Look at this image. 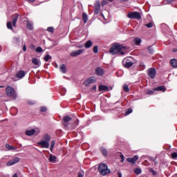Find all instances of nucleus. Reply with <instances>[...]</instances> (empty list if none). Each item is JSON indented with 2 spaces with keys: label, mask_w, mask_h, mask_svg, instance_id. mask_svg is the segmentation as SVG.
I'll return each instance as SVG.
<instances>
[{
  "label": "nucleus",
  "mask_w": 177,
  "mask_h": 177,
  "mask_svg": "<svg viewBox=\"0 0 177 177\" xmlns=\"http://www.w3.org/2000/svg\"><path fill=\"white\" fill-rule=\"evenodd\" d=\"M120 158H121V162H124V160L125 158V157L124 156V155H120Z\"/></svg>",
  "instance_id": "nucleus-52"
},
{
  "label": "nucleus",
  "mask_w": 177,
  "mask_h": 177,
  "mask_svg": "<svg viewBox=\"0 0 177 177\" xmlns=\"http://www.w3.org/2000/svg\"><path fill=\"white\" fill-rule=\"evenodd\" d=\"M47 31H48V32H54L55 28L53 27H48L47 28Z\"/></svg>",
  "instance_id": "nucleus-36"
},
{
  "label": "nucleus",
  "mask_w": 177,
  "mask_h": 177,
  "mask_svg": "<svg viewBox=\"0 0 177 177\" xmlns=\"http://www.w3.org/2000/svg\"><path fill=\"white\" fill-rule=\"evenodd\" d=\"M127 17L129 19H136V20H139L142 19V15L139 12L135 11L129 12V14L127 15Z\"/></svg>",
  "instance_id": "nucleus-6"
},
{
  "label": "nucleus",
  "mask_w": 177,
  "mask_h": 177,
  "mask_svg": "<svg viewBox=\"0 0 177 177\" xmlns=\"http://www.w3.org/2000/svg\"><path fill=\"white\" fill-rule=\"evenodd\" d=\"M71 120H72V118L69 115H66V116L64 117V118H63V120H64L63 125L65 128H68L69 126L67 123L70 122V121H71Z\"/></svg>",
  "instance_id": "nucleus-12"
},
{
  "label": "nucleus",
  "mask_w": 177,
  "mask_h": 177,
  "mask_svg": "<svg viewBox=\"0 0 177 177\" xmlns=\"http://www.w3.org/2000/svg\"><path fill=\"white\" fill-rule=\"evenodd\" d=\"M93 50L94 53H97L99 52V48L97 46H94Z\"/></svg>",
  "instance_id": "nucleus-38"
},
{
  "label": "nucleus",
  "mask_w": 177,
  "mask_h": 177,
  "mask_svg": "<svg viewBox=\"0 0 177 177\" xmlns=\"http://www.w3.org/2000/svg\"><path fill=\"white\" fill-rule=\"evenodd\" d=\"M100 150L103 156H107V149H106V148L101 147Z\"/></svg>",
  "instance_id": "nucleus-28"
},
{
  "label": "nucleus",
  "mask_w": 177,
  "mask_h": 177,
  "mask_svg": "<svg viewBox=\"0 0 177 177\" xmlns=\"http://www.w3.org/2000/svg\"><path fill=\"white\" fill-rule=\"evenodd\" d=\"M82 19L84 23H86V21H88V15H86V13L84 12L82 14Z\"/></svg>",
  "instance_id": "nucleus-26"
},
{
  "label": "nucleus",
  "mask_w": 177,
  "mask_h": 177,
  "mask_svg": "<svg viewBox=\"0 0 177 177\" xmlns=\"http://www.w3.org/2000/svg\"><path fill=\"white\" fill-rule=\"evenodd\" d=\"M27 28H28V30H34V26L32 22L30 21H27Z\"/></svg>",
  "instance_id": "nucleus-24"
},
{
  "label": "nucleus",
  "mask_w": 177,
  "mask_h": 177,
  "mask_svg": "<svg viewBox=\"0 0 177 177\" xmlns=\"http://www.w3.org/2000/svg\"><path fill=\"white\" fill-rule=\"evenodd\" d=\"M140 68H142V70H145V68L146 67V65H145V63L140 62Z\"/></svg>",
  "instance_id": "nucleus-42"
},
{
  "label": "nucleus",
  "mask_w": 177,
  "mask_h": 177,
  "mask_svg": "<svg viewBox=\"0 0 177 177\" xmlns=\"http://www.w3.org/2000/svg\"><path fill=\"white\" fill-rule=\"evenodd\" d=\"M138 160H139V156L136 155L133 158H128L127 159V161L128 162H130V164L135 165V164H136V162L138 161Z\"/></svg>",
  "instance_id": "nucleus-10"
},
{
  "label": "nucleus",
  "mask_w": 177,
  "mask_h": 177,
  "mask_svg": "<svg viewBox=\"0 0 177 177\" xmlns=\"http://www.w3.org/2000/svg\"><path fill=\"white\" fill-rule=\"evenodd\" d=\"M77 177H84V171H79Z\"/></svg>",
  "instance_id": "nucleus-47"
},
{
  "label": "nucleus",
  "mask_w": 177,
  "mask_h": 177,
  "mask_svg": "<svg viewBox=\"0 0 177 177\" xmlns=\"http://www.w3.org/2000/svg\"><path fill=\"white\" fill-rule=\"evenodd\" d=\"M35 132H37V131H35V129H32L31 130L26 131V135L27 136H32V135H34V133H35Z\"/></svg>",
  "instance_id": "nucleus-18"
},
{
  "label": "nucleus",
  "mask_w": 177,
  "mask_h": 177,
  "mask_svg": "<svg viewBox=\"0 0 177 177\" xmlns=\"http://www.w3.org/2000/svg\"><path fill=\"white\" fill-rule=\"evenodd\" d=\"M6 149H8V150H16V148L13 147L11 145H9L8 144L6 145Z\"/></svg>",
  "instance_id": "nucleus-30"
},
{
  "label": "nucleus",
  "mask_w": 177,
  "mask_h": 177,
  "mask_svg": "<svg viewBox=\"0 0 177 177\" xmlns=\"http://www.w3.org/2000/svg\"><path fill=\"white\" fill-rule=\"evenodd\" d=\"M83 85H84V86H89V79L85 80L83 83Z\"/></svg>",
  "instance_id": "nucleus-37"
},
{
  "label": "nucleus",
  "mask_w": 177,
  "mask_h": 177,
  "mask_svg": "<svg viewBox=\"0 0 177 177\" xmlns=\"http://www.w3.org/2000/svg\"><path fill=\"white\" fill-rule=\"evenodd\" d=\"M29 2H35V0H28Z\"/></svg>",
  "instance_id": "nucleus-59"
},
{
  "label": "nucleus",
  "mask_w": 177,
  "mask_h": 177,
  "mask_svg": "<svg viewBox=\"0 0 177 177\" xmlns=\"http://www.w3.org/2000/svg\"><path fill=\"white\" fill-rule=\"evenodd\" d=\"M170 64L171 67H174V68H177V60L175 59H172L170 61Z\"/></svg>",
  "instance_id": "nucleus-20"
},
{
  "label": "nucleus",
  "mask_w": 177,
  "mask_h": 177,
  "mask_svg": "<svg viewBox=\"0 0 177 177\" xmlns=\"http://www.w3.org/2000/svg\"><path fill=\"white\" fill-rule=\"evenodd\" d=\"M98 171L102 176H106L108 174H110V169H109V167L107 165L104 163H101L98 166Z\"/></svg>",
  "instance_id": "nucleus-4"
},
{
  "label": "nucleus",
  "mask_w": 177,
  "mask_h": 177,
  "mask_svg": "<svg viewBox=\"0 0 177 177\" xmlns=\"http://www.w3.org/2000/svg\"><path fill=\"white\" fill-rule=\"evenodd\" d=\"M7 28L8 30H13V26H12V22L9 21L7 23Z\"/></svg>",
  "instance_id": "nucleus-33"
},
{
  "label": "nucleus",
  "mask_w": 177,
  "mask_h": 177,
  "mask_svg": "<svg viewBox=\"0 0 177 177\" xmlns=\"http://www.w3.org/2000/svg\"><path fill=\"white\" fill-rule=\"evenodd\" d=\"M13 41H14L15 44H19V42L20 41V38H19V37H14Z\"/></svg>",
  "instance_id": "nucleus-40"
},
{
  "label": "nucleus",
  "mask_w": 177,
  "mask_h": 177,
  "mask_svg": "<svg viewBox=\"0 0 177 177\" xmlns=\"http://www.w3.org/2000/svg\"><path fill=\"white\" fill-rule=\"evenodd\" d=\"M149 172H151L153 176H156L157 174V171H154L153 169H149Z\"/></svg>",
  "instance_id": "nucleus-46"
},
{
  "label": "nucleus",
  "mask_w": 177,
  "mask_h": 177,
  "mask_svg": "<svg viewBox=\"0 0 177 177\" xmlns=\"http://www.w3.org/2000/svg\"><path fill=\"white\" fill-rule=\"evenodd\" d=\"M153 91H157L158 92H165V91H167V88H165V86H160L153 88Z\"/></svg>",
  "instance_id": "nucleus-17"
},
{
  "label": "nucleus",
  "mask_w": 177,
  "mask_h": 177,
  "mask_svg": "<svg viewBox=\"0 0 177 177\" xmlns=\"http://www.w3.org/2000/svg\"><path fill=\"white\" fill-rule=\"evenodd\" d=\"M97 78L95 77H89V84H93L94 82H96Z\"/></svg>",
  "instance_id": "nucleus-27"
},
{
  "label": "nucleus",
  "mask_w": 177,
  "mask_h": 177,
  "mask_svg": "<svg viewBox=\"0 0 177 177\" xmlns=\"http://www.w3.org/2000/svg\"><path fill=\"white\" fill-rule=\"evenodd\" d=\"M92 45V41H89V46L91 47Z\"/></svg>",
  "instance_id": "nucleus-57"
},
{
  "label": "nucleus",
  "mask_w": 177,
  "mask_h": 177,
  "mask_svg": "<svg viewBox=\"0 0 177 177\" xmlns=\"http://www.w3.org/2000/svg\"><path fill=\"white\" fill-rule=\"evenodd\" d=\"M55 145H56V141L52 140L51 142H50V150L51 152L53 151Z\"/></svg>",
  "instance_id": "nucleus-25"
},
{
  "label": "nucleus",
  "mask_w": 177,
  "mask_h": 177,
  "mask_svg": "<svg viewBox=\"0 0 177 177\" xmlns=\"http://www.w3.org/2000/svg\"><path fill=\"white\" fill-rule=\"evenodd\" d=\"M46 110H48V109H46V106H41V107L40 108V111H41V113H45V111H46Z\"/></svg>",
  "instance_id": "nucleus-41"
},
{
  "label": "nucleus",
  "mask_w": 177,
  "mask_h": 177,
  "mask_svg": "<svg viewBox=\"0 0 177 177\" xmlns=\"http://www.w3.org/2000/svg\"><path fill=\"white\" fill-rule=\"evenodd\" d=\"M118 177H122V173L121 171L118 172Z\"/></svg>",
  "instance_id": "nucleus-53"
},
{
  "label": "nucleus",
  "mask_w": 177,
  "mask_h": 177,
  "mask_svg": "<svg viewBox=\"0 0 177 177\" xmlns=\"http://www.w3.org/2000/svg\"><path fill=\"white\" fill-rule=\"evenodd\" d=\"M0 88H3V86H0Z\"/></svg>",
  "instance_id": "nucleus-62"
},
{
  "label": "nucleus",
  "mask_w": 177,
  "mask_h": 177,
  "mask_svg": "<svg viewBox=\"0 0 177 177\" xmlns=\"http://www.w3.org/2000/svg\"><path fill=\"white\" fill-rule=\"evenodd\" d=\"M123 91H124V92H129V87L128 86V85L124 84V85L123 86Z\"/></svg>",
  "instance_id": "nucleus-32"
},
{
  "label": "nucleus",
  "mask_w": 177,
  "mask_h": 177,
  "mask_svg": "<svg viewBox=\"0 0 177 177\" xmlns=\"http://www.w3.org/2000/svg\"><path fill=\"white\" fill-rule=\"evenodd\" d=\"M125 49L126 48L124 47V46L115 44L109 49V52L111 55H120L121 56H124L125 55Z\"/></svg>",
  "instance_id": "nucleus-1"
},
{
  "label": "nucleus",
  "mask_w": 177,
  "mask_h": 177,
  "mask_svg": "<svg viewBox=\"0 0 177 177\" xmlns=\"http://www.w3.org/2000/svg\"><path fill=\"white\" fill-rule=\"evenodd\" d=\"M95 74L98 75V77H103V75H104V69L102 67H97L95 68Z\"/></svg>",
  "instance_id": "nucleus-11"
},
{
  "label": "nucleus",
  "mask_w": 177,
  "mask_h": 177,
  "mask_svg": "<svg viewBox=\"0 0 177 177\" xmlns=\"http://www.w3.org/2000/svg\"><path fill=\"white\" fill-rule=\"evenodd\" d=\"M13 177H19V176H17V174H15L13 175Z\"/></svg>",
  "instance_id": "nucleus-58"
},
{
  "label": "nucleus",
  "mask_w": 177,
  "mask_h": 177,
  "mask_svg": "<svg viewBox=\"0 0 177 177\" xmlns=\"http://www.w3.org/2000/svg\"><path fill=\"white\" fill-rule=\"evenodd\" d=\"M133 42L136 44V45L139 46L140 44H142V39L139 37H136L133 39Z\"/></svg>",
  "instance_id": "nucleus-21"
},
{
  "label": "nucleus",
  "mask_w": 177,
  "mask_h": 177,
  "mask_svg": "<svg viewBox=\"0 0 177 177\" xmlns=\"http://www.w3.org/2000/svg\"><path fill=\"white\" fill-rule=\"evenodd\" d=\"M52 138L49 134H45L43 137V140L37 142L38 146H40L41 149H49V142H50Z\"/></svg>",
  "instance_id": "nucleus-2"
},
{
  "label": "nucleus",
  "mask_w": 177,
  "mask_h": 177,
  "mask_svg": "<svg viewBox=\"0 0 177 177\" xmlns=\"http://www.w3.org/2000/svg\"><path fill=\"white\" fill-rule=\"evenodd\" d=\"M59 70L62 74H66L67 73V67L64 64L60 65Z\"/></svg>",
  "instance_id": "nucleus-16"
},
{
  "label": "nucleus",
  "mask_w": 177,
  "mask_h": 177,
  "mask_svg": "<svg viewBox=\"0 0 177 177\" xmlns=\"http://www.w3.org/2000/svg\"><path fill=\"white\" fill-rule=\"evenodd\" d=\"M145 26V27H147V28H151V27H153V23L149 22V24H147Z\"/></svg>",
  "instance_id": "nucleus-39"
},
{
  "label": "nucleus",
  "mask_w": 177,
  "mask_h": 177,
  "mask_svg": "<svg viewBox=\"0 0 177 177\" xmlns=\"http://www.w3.org/2000/svg\"><path fill=\"white\" fill-rule=\"evenodd\" d=\"M50 59H52V56H50V55H46L45 57H44V60L46 62H48L49 60H50Z\"/></svg>",
  "instance_id": "nucleus-34"
},
{
  "label": "nucleus",
  "mask_w": 177,
  "mask_h": 177,
  "mask_svg": "<svg viewBox=\"0 0 177 177\" xmlns=\"http://www.w3.org/2000/svg\"><path fill=\"white\" fill-rule=\"evenodd\" d=\"M156 74H157V71L154 68H150L148 70V76L151 80H154V78H156Z\"/></svg>",
  "instance_id": "nucleus-7"
},
{
  "label": "nucleus",
  "mask_w": 177,
  "mask_h": 177,
  "mask_svg": "<svg viewBox=\"0 0 177 177\" xmlns=\"http://www.w3.org/2000/svg\"><path fill=\"white\" fill-rule=\"evenodd\" d=\"M172 158H177V153L174 152L171 154Z\"/></svg>",
  "instance_id": "nucleus-49"
},
{
  "label": "nucleus",
  "mask_w": 177,
  "mask_h": 177,
  "mask_svg": "<svg viewBox=\"0 0 177 177\" xmlns=\"http://www.w3.org/2000/svg\"><path fill=\"white\" fill-rule=\"evenodd\" d=\"M148 52L149 53H150L151 55H153L154 53V49L153 48V47L149 46L148 48Z\"/></svg>",
  "instance_id": "nucleus-31"
},
{
  "label": "nucleus",
  "mask_w": 177,
  "mask_h": 177,
  "mask_svg": "<svg viewBox=\"0 0 177 177\" xmlns=\"http://www.w3.org/2000/svg\"><path fill=\"white\" fill-rule=\"evenodd\" d=\"M99 91H109V87L106 85H100L99 86Z\"/></svg>",
  "instance_id": "nucleus-23"
},
{
  "label": "nucleus",
  "mask_w": 177,
  "mask_h": 177,
  "mask_svg": "<svg viewBox=\"0 0 177 177\" xmlns=\"http://www.w3.org/2000/svg\"><path fill=\"white\" fill-rule=\"evenodd\" d=\"M19 19V15L16 14L12 17V24L13 27H16V23H17V19Z\"/></svg>",
  "instance_id": "nucleus-15"
},
{
  "label": "nucleus",
  "mask_w": 177,
  "mask_h": 177,
  "mask_svg": "<svg viewBox=\"0 0 177 177\" xmlns=\"http://www.w3.org/2000/svg\"><path fill=\"white\" fill-rule=\"evenodd\" d=\"M95 9V15H99V12H100V2L97 1L94 6Z\"/></svg>",
  "instance_id": "nucleus-13"
},
{
  "label": "nucleus",
  "mask_w": 177,
  "mask_h": 177,
  "mask_svg": "<svg viewBox=\"0 0 177 177\" xmlns=\"http://www.w3.org/2000/svg\"><path fill=\"white\" fill-rule=\"evenodd\" d=\"M27 103H28V104H30V105H32V104H35V101L31 100H28L27 101Z\"/></svg>",
  "instance_id": "nucleus-44"
},
{
  "label": "nucleus",
  "mask_w": 177,
  "mask_h": 177,
  "mask_svg": "<svg viewBox=\"0 0 177 177\" xmlns=\"http://www.w3.org/2000/svg\"><path fill=\"white\" fill-rule=\"evenodd\" d=\"M23 50H24V52H26V50H27V47L26 46V45H24Z\"/></svg>",
  "instance_id": "nucleus-54"
},
{
  "label": "nucleus",
  "mask_w": 177,
  "mask_h": 177,
  "mask_svg": "<svg viewBox=\"0 0 177 177\" xmlns=\"http://www.w3.org/2000/svg\"><path fill=\"white\" fill-rule=\"evenodd\" d=\"M25 76H26V71H19L16 73L17 78H19V80H21V78H23Z\"/></svg>",
  "instance_id": "nucleus-14"
},
{
  "label": "nucleus",
  "mask_w": 177,
  "mask_h": 177,
  "mask_svg": "<svg viewBox=\"0 0 177 177\" xmlns=\"http://www.w3.org/2000/svg\"><path fill=\"white\" fill-rule=\"evenodd\" d=\"M20 161V158L15 157L13 159L9 160L7 163L6 165L7 167H12V165H15V164H17Z\"/></svg>",
  "instance_id": "nucleus-8"
},
{
  "label": "nucleus",
  "mask_w": 177,
  "mask_h": 177,
  "mask_svg": "<svg viewBox=\"0 0 177 177\" xmlns=\"http://www.w3.org/2000/svg\"><path fill=\"white\" fill-rule=\"evenodd\" d=\"M101 16H102V17H104V15H103V13H101Z\"/></svg>",
  "instance_id": "nucleus-60"
},
{
  "label": "nucleus",
  "mask_w": 177,
  "mask_h": 177,
  "mask_svg": "<svg viewBox=\"0 0 177 177\" xmlns=\"http://www.w3.org/2000/svg\"><path fill=\"white\" fill-rule=\"evenodd\" d=\"M96 85L93 86L92 88H91V91H96Z\"/></svg>",
  "instance_id": "nucleus-55"
},
{
  "label": "nucleus",
  "mask_w": 177,
  "mask_h": 177,
  "mask_svg": "<svg viewBox=\"0 0 177 177\" xmlns=\"http://www.w3.org/2000/svg\"><path fill=\"white\" fill-rule=\"evenodd\" d=\"M134 172L137 175H140V174H142V169L136 168V169H134Z\"/></svg>",
  "instance_id": "nucleus-29"
},
{
  "label": "nucleus",
  "mask_w": 177,
  "mask_h": 177,
  "mask_svg": "<svg viewBox=\"0 0 177 177\" xmlns=\"http://www.w3.org/2000/svg\"><path fill=\"white\" fill-rule=\"evenodd\" d=\"M133 110L131 108H129L126 112H125V115H129V114H131V113H132Z\"/></svg>",
  "instance_id": "nucleus-35"
},
{
  "label": "nucleus",
  "mask_w": 177,
  "mask_h": 177,
  "mask_svg": "<svg viewBox=\"0 0 177 177\" xmlns=\"http://www.w3.org/2000/svg\"><path fill=\"white\" fill-rule=\"evenodd\" d=\"M48 161L50 162H56V156H53V154H50Z\"/></svg>",
  "instance_id": "nucleus-22"
},
{
  "label": "nucleus",
  "mask_w": 177,
  "mask_h": 177,
  "mask_svg": "<svg viewBox=\"0 0 177 177\" xmlns=\"http://www.w3.org/2000/svg\"><path fill=\"white\" fill-rule=\"evenodd\" d=\"M32 63L37 67H39V66H41V62H39V60H38V59L37 58H33L32 60Z\"/></svg>",
  "instance_id": "nucleus-19"
},
{
  "label": "nucleus",
  "mask_w": 177,
  "mask_h": 177,
  "mask_svg": "<svg viewBox=\"0 0 177 177\" xmlns=\"http://www.w3.org/2000/svg\"><path fill=\"white\" fill-rule=\"evenodd\" d=\"M102 6H104L105 5H107V1H102L101 3Z\"/></svg>",
  "instance_id": "nucleus-50"
},
{
  "label": "nucleus",
  "mask_w": 177,
  "mask_h": 177,
  "mask_svg": "<svg viewBox=\"0 0 177 177\" xmlns=\"http://www.w3.org/2000/svg\"><path fill=\"white\" fill-rule=\"evenodd\" d=\"M36 52H37L38 53H41V52H42V48L41 46H39L36 48Z\"/></svg>",
  "instance_id": "nucleus-43"
},
{
  "label": "nucleus",
  "mask_w": 177,
  "mask_h": 177,
  "mask_svg": "<svg viewBox=\"0 0 177 177\" xmlns=\"http://www.w3.org/2000/svg\"><path fill=\"white\" fill-rule=\"evenodd\" d=\"M154 88L153 90H149L147 91V95H154Z\"/></svg>",
  "instance_id": "nucleus-45"
},
{
  "label": "nucleus",
  "mask_w": 177,
  "mask_h": 177,
  "mask_svg": "<svg viewBox=\"0 0 177 177\" xmlns=\"http://www.w3.org/2000/svg\"><path fill=\"white\" fill-rule=\"evenodd\" d=\"M108 1H110V2H113V0H108Z\"/></svg>",
  "instance_id": "nucleus-61"
},
{
  "label": "nucleus",
  "mask_w": 177,
  "mask_h": 177,
  "mask_svg": "<svg viewBox=\"0 0 177 177\" xmlns=\"http://www.w3.org/2000/svg\"><path fill=\"white\" fill-rule=\"evenodd\" d=\"M6 93L8 97H12L13 100H16V99L18 97L17 93L12 86L8 85L6 86Z\"/></svg>",
  "instance_id": "nucleus-3"
},
{
  "label": "nucleus",
  "mask_w": 177,
  "mask_h": 177,
  "mask_svg": "<svg viewBox=\"0 0 177 177\" xmlns=\"http://www.w3.org/2000/svg\"><path fill=\"white\" fill-rule=\"evenodd\" d=\"M122 66L126 68H129L133 66V58L132 57H127L122 61Z\"/></svg>",
  "instance_id": "nucleus-5"
},
{
  "label": "nucleus",
  "mask_w": 177,
  "mask_h": 177,
  "mask_svg": "<svg viewBox=\"0 0 177 177\" xmlns=\"http://www.w3.org/2000/svg\"><path fill=\"white\" fill-rule=\"evenodd\" d=\"M175 0H167V1L168 2V3H172V2H174Z\"/></svg>",
  "instance_id": "nucleus-56"
},
{
  "label": "nucleus",
  "mask_w": 177,
  "mask_h": 177,
  "mask_svg": "<svg viewBox=\"0 0 177 177\" xmlns=\"http://www.w3.org/2000/svg\"><path fill=\"white\" fill-rule=\"evenodd\" d=\"M82 53H84V50L80 49V50L72 51L70 55L72 56L73 57H77V56H80V55H82Z\"/></svg>",
  "instance_id": "nucleus-9"
},
{
  "label": "nucleus",
  "mask_w": 177,
  "mask_h": 177,
  "mask_svg": "<svg viewBox=\"0 0 177 177\" xmlns=\"http://www.w3.org/2000/svg\"><path fill=\"white\" fill-rule=\"evenodd\" d=\"M85 48H89V41H87L84 45Z\"/></svg>",
  "instance_id": "nucleus-51"
},
{
  "label": "nucleus",
  "mask_w": 177,
  "mask_h": 177,
  "mask_svg": "<svg viewBox=\"0 0 177 177\" xmlns=\"http://www.w3.org/2000/svg\"><path fill=\"white\" fill-rule=\"evenodd\" d=\"M78 124H80V120H77L75 122V126L73 127V128H75V127H78Z\"/></svg>",
  "instance_id": "nucleus-48"
}]
</instances>
